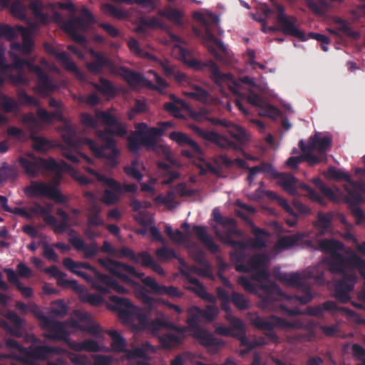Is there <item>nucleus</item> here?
<instances>
[{"mask_svg": "<svg viewBox=\"0 0 365 365\" xmlns=\"http://www.w3.org/2000/svg\"><path fill=\"white\" fill-rule=\"evenodd\" d=\"M160 342L163 348L171 349L180 345L183 341L181 336H178L176 334L169 332L162 335L160 339Z\"/></svg>", "mask_w": 365, "mask_h": 365, "instance_id": "a18cd8bd", "label": "nucleus"}, {"mask_svg": "<svg viewBox=\"0 0 365 365\" xmlns=\"http://www.w3.org/2000/svg\"><path fill=\"white\" fill-rule=\"evenodd\" d=\"M169 138L179 146L189 148V150L182 149L181 150L182 155L189 158L202 155V150L199 144L187 134L180 131H173L169 134Z\"/></svg>", "mask_w": 365, "mask_h": 365, "instance_id": "2eb2a0df", "label": "nucleus"}, {"mask_svg": "<svg viewBox=\"0 0 365 365\" xmlns=\"http://www.w3.org/2000/svg\"><path fill=\"white\" fill-rule=\"evenodd\" d=\"M187 314V323L188 328L192 331L201 328L199 324L204 321L202 309L197 306H193L188 309Z\"/></svg>", "mask_w": 365, "mask_h": 365, "instance_id": "58836bf2", "label": "nucleus"}, {"mask_svg": "<svg viewBox=\"0 0 365 365\" xmlns=\"http://www.w3.org/2000/svg\"><path fill=\"white\" fill-rule=\"evenodd\" d=\"M148 73L153 76V78L155 80L156 84H153L151 82V86H145V87H147L151 90L158 91L160 93H163V91L166 88H168V83L165 81V80H164L162 77H160L158 75V73L157 72H155V71L150 70L148 71Z\"/></svg>", "mask_w": 365, "mask_h": 365, "instance_id": "680f3d73", "label": "nucleus"}, {"mask_svg": "<svg viewBox=\"0 0 365 365\" xmlns=\"http://www.w3.org/2000/svg\"><path fill=\"white\" fill-rule=\"evenodd\" d=\"M365 193V185L354 191L348 192L345 196L346 202L349 205L351 214L360 222L364 220V212L359 205L364 202L363 195Z\"/></svg>", "mask_w": 365, "mask_h": 365, "instance_id": "aec40b11", "label": "nucleus"}, {"mask_svg": "<svg viewBox=\"0 0 365 365\" xmlns=\"http://www.w3.org/2000/svg\"><path fill=\"white\" fill-rule=\"evenodd\" d=\"M69 346L76 351L98 352L101 349L98 343L91 339H85L81 342L74 341L70 343Z\"/></svg>", "mask_w": 365, "mask_h": 365, "instance_id": "ea45409f", "label": "nucleus"}, {"mask_svg": "<svg viewBox=\"0 0 365 365\" xmlns=\"http://www.w3.org/2000/svg\"><path fill=\"white\" fill-rule=\"evenodd\" d=\"M101 11L107 16L117 19H123L127 17V14L110 4H104L101 6Z\"/></svg>", "mask_w": 365, "mask_h": 365, "instance_id": "6e6d98bb", "label": "nucleus"}, {"mask_svg": "<svg viewBox=\"0 0 365 365\" xmlns=\"http://www.w3.org/2000/svg\"><path fill=\"white\" fill-rule=\"evenodd\" d=\"M18 34L21 35L22 43H12L11 48L24 55L30 54L34 47V41L31 31L23 26L18 25L16 26V35Z\"/></svg>", "mask_w": 365, "mask_h": 365, "instance_id": "393cba45", "label": "nucleus"}, {"mask_svg": "<svg viewBox=\"0 0 365 365\" xmlns=\"http://www.w3.org/2000/svg\"><path fill=\"white\" fill-rule=\"evenodd\" d=\"M235 214L250 227L251 231L255 236L253 240L247 241L249 242L248 247H251L257 249L266 247V238L269 236V232L262 228L256 227L253 221L242 211L236 210Z\"/></svg>", "mask_w": 365, "mask_h": 365, "instance_id": "dca6fc26", "label": "nucleus"}, {"mask_svg": "<svg viewBox=\"0 0 365 365\" xmlns=\"http://www.w3.org/2000/svg\"><path fill=\"white\" fill-rule=\"evenodd\" d=\"M316 249L330 254L327 259L329 271L342 275L341 279L334 283V297L341 302H349L351 299L349 294L357 280L354 269H359L365 279V259L356 255L346 257L339 253V251L344 250V244L333 239L319 240ZM359 298L365 301V289L359 293Z\"/></svg>", "mask_w": 365, "mask_h": 365, "instance_id": "f257e3e1", "label": "nucleus"}, {"mask_svg": "<svg viewBox=\"0 0 365 365\" xmlns=\"http://www.w3.org/2000/svg\"><path fill=\"white\" fill-rule=\"evenodd\" d=\"M159 64L167 77H173L180 83L187 82V76L184 73L178 71L175 66L170 63L168 60H160Z\"/></svg>", "mask_w": 365, "mask_h": 365, "instance_id": "473e14b6", "label": "nucleus"}, {"mask_svg": "<svg viewBox=\"0 0 365 365\" xmlns=\"http://www.w3.org/2000/svg\"><path fill=\"white\" fill-rule=\"evenodd\" d=\"M18 176L16 168L14 166L4 163L0 167V184L8 180H15Z\"/></svg>", "mask_w": 365, "mask_h": 365, "instance_id": "864d4df0", "label": "nucleus"}, {"mask_svg": "<svg viewBox=\"0 0 365 365\" xmlns=\"http://www.w3.org/2000/svg\"><path fill=\"white\" fill-rule=\"evenodd\" d=\"M6 344L9 348L14 349V351L10 354V357L24 364H29L33 360L45 359L51 354L57 351L56 348L46 345H30L29 347H24L12 338H8Z\"/></svg>", "mask_w": 365, "mask_h": 365, "instance_id": "6e6552de", "label": "nucleus"}, {"mask_svg": "<svg viewBox=\"0 0 365 365\" xmlns=\"http://www.w3.org/2000/svg\"><path fill=\"white\" fill-rule=\"evenodd\" d=\"M7 319L14 325V328L10 329V333L16 336L20 337L24 334L22 329V319L21 318L14 312H10L7 314Z\"/></svg>", "mask_w": 365, "mask_h": 365, "instance_id": "09e8293b", "label": "nucleus"}, {"mask_svg": "<svg viewBox=\"0 0 365 365\" xmlns=\"http://www.w3.org/2000/svg\"><path fill=\"white\" fill-rule=\"evenodd\" d=\"M101 84L97 83L91 82V85L98 91L103 95L113 96L115 93V86L112 83L103 77L100 78L99 80Z\"/></svg>", "mask_w": 365, "mask_h": 365, "instance_id": "8fccbe9b", "label": "nucleus"}, {"mask_svg": "<svg viewBox=\"0 0 365 365\" xmlns=\"http://www.w3.org/2000/svg\"><path fill=\"white\" fill-rule=\"evenodd\" d=\"M332 215L329 213L319 212L316 226L320 229V232L324 234L331 227Z\"/></svg>", "mask_w": 365, "mask_h": 365, "instance_id": "4d7b16f0", "label": "nucleus"}, {"mask_svg": "<svg viewBox=\"0 0 365 365\" xmlns=\"http://www.w3.org/2000/svg\"><path fill=\"white\" fill-rule=\"evenodd\" d=\"M304 235L297 233L292 235H285L280 237L274 245V249L277 250H285L297 245L302 240Z\"/></svg>", "mask_w": 365, "mask_h": 365, "instance_id": "c9c22d12", "label": "nucleus"}, {"mask_svg": "<svg viewBox=\"0 0 365 365\" xmlns=\"http://www.w3.org/2000/svg\"><path fill=\"white\" fill-rule=\"evenodd\" d=\"M192 231L205 247L212 254L217 255L220 252V246L213 241L212 237L207 232L205 227L194 225Z\"/></svg>", "mask_w": 365, "mask_h": 365, "instance_id": "cd10ccee", "label": "nucleus"}, {"mask_svg": "<svg viewBox=\"0 0 365 365\" xmlns=\"http://www.w3.org/2000/svg\"><path fill=\"white\" fill-rule=\"evenodd\" d=\"M187 95L195 100L203 103L206 102L209 98V93L200 86H195L193 90L188 92Z\"/></svg>", "mask_w": 365, "mask_h": 365, "instance_id": "774afa93", "label": "nucleus"}, {"mask_svg": "<svg viewBox=\"0 0 365 365\" xmlns=\"http://www.w3.org/2000/svg\"><path fill=\"white\" fill-rule=\"evenodd\" d=\"M98 262L111 274L125 282H130V278L128 274L137 278H141L144 275L143 273H139L134 267L114 259L100 258Z\"/></svg>", "mask_w": 365, "mask_h": 365, "instance_id": "ddd939ff", "label": "nucleus"}, {"mask_svg": "<svg viewBox=\"0 0 365 365\" xmlns=\"http://www.w3.org/2000/svg\"><path fill=\"white\" fill-rule=\"evenodd\" d=\"M324 311H329L332 314L341 312L352 319H355L357 317L356 313L354 310L345 307H339L335 302L330 300L326 301L317 307H308L306 309L305 313L310 316L320 317L323 315Z\"/></svg>", "mask_w": 365, "mask_h": 365, "instance_id": "f3484780", "label": "nucleus"}, {"mask_svg": "<svg viewBox=\"0 0 365 365\" xmlns=\"http://www.w3.org/2000/svg\"><path fill=\"white\" fill-rule=\"evenodd\" d=\"M226 319L231 324V327L225 326L219 327L217 328V332L221 335L230 336L235 335V332L236 331L239 334L243 335L242 343L245 344L246 339L244 336L245 331L242 321L238 318L235 317L232 314L226 316Z\"/></svg>", "mask_w": 365, "mask_h": 365, "instance_id": "bb28decb", "label": "nucleus"}, {"mask_svg": "<svg viewBox=\"0 0 365 365\" xmlns=\"http://www.w3.org/2000/svg\"><path fill=\"white\" fill-rule=\"evenodd\" d=\"M230 299L240 310H245L249 307V301L242 294L232 292Z\"/></svg>", "mask_w": 365, "mask_h": 365, "instance_id": "0e129e2a", "label": "nucleus"}, {"mask_svg": "<svg viewBox=\"0 0 365 365\" xmlns=\"http://www.w3.org/2000/svg\"><path fill=\"white\" fill-rule=\"evenodd\" d=\"M331 145V138L328 136L320 137L319 133H316L313 137L310 138L307 145L303 140H300L299 147L302 152L317 150L320 155H323L324 158H326L327 150Z\"/></svg>", "mask_w": 365, "mask_h": 365, "instance_id": "412c9836", "label": "nucleus"}, {"mask_svg": "<svg viewBox=\"0 0 365 365\" xmlns=\"http://www.w3.org/2000/svg\"><path fill=\"white\" fill-rule=\"evenodd\" d=\"M63 265L73 274L84 279L95 289V284H99L106 274L99 272L88 262H75L70 257L63 259Z\"/></svg>", "mask_w": 365, "mask_h": 365, "instance_id": "9d476101", "label": "nucleus"}, {"mask_svg": "<svg viewBox=\"0 0 365 365\" xmlns=\"http://www.w3.org/2000/svg\"><path fill=\"white\" fill-rule=\"evenodd\" d=\"M279 180V185L287 192L294 195L297 192V179L291 175L279 173L277 178Z\"/></svg>", "mask_w": 365, "mask_h": 365, "instance_id": "a19ab883", "label": "nucleus"}, {"mask_svg": "<svg viewBox=\"0 0 365 365\" xmlns=\"http://www.w3.org/2000/svg\"><path fill=\"white\" fill-rule=\"evenodd\" d=\"M227 130L228 133L235 139L240 145L246 143L249 140V137L246 132L241 127L235 125L231 122H230Z\"/></svg>", "mask_w": 365, "mask_h": 365, "instance_id": "c03bdc74", "label": "nucleus"}, {"mask_svg": "<svg viewBox=\"0 0 365 365\" xmlns=\"http://www.w3.org/2000/svg\"><path fill=\"white\" fill-rule=\"evenodd\" d=\"M108 335L112 339L111 347L115 352H124L125 351L126 343L123 337L115 330H109Z\"/></svg>", "mask_w": 365, "mask_h": 365, "instance_id": "603ef678", "label": "nucleus"}, {"mask_svg": "<svg viewBox=\"0 0 365 365\" xmlns=\"http://www.w3.org/2000/svg\"><path fill=\"white\" fill-rule=\"evenodd\" d=\"M280 279L288 286L297 288L302 294H285L280 287L274 282L262 284L261 289L264 291V295L259 302V306L262 309L269 310H275L279 308L283 314L287 316L294 317L301 314L298 308H287L279 302L286 299L306 304L313 299L310 287L304 283L298 273L284 274L281 276Z\"/></svg>", "mask_w": 365, "mask_h": 365, "instance_id": "f03ea898", "label": "nucleus"}, {"mask_svg": "<svg viewBox=\"0 0 365 365\" xmlns=\"http://www.w3.org/2000/svg\"><path fill=\"white\" fill-rule=\"evenodd\" d=\"M60 58L63 61V67L75 74V76L80 80H83L85 76L84 74L78 69L76 64L70 59V58H66L64 53L60 55Z\"/></svg>", "mask_w": 365, "mask_h": 365, "instance_id": "13d9d810", "label": "nucleus"}, {"mask_svg": "<svg viewBox=\"0 0 365 365\" xmlns=\"http://www.w3.org/2000/svg\"><path fill=\"white\" fill-rule=\"evenodd\" d=\"M19 107L18 103L11 97L3 96L1 98L0 108L6 113H11Z\"/></svg>", "mask_w": 365, "mask_h": 365, "instance_id": "69168bd1", "label": "nucleus"}, {"mask_svg": "<svg viewBox=\"0 0 365 365\" xmlns=\"http://www.w3.org/2000/svg\"><path fill=\"white\" fill-rule=\"evenodd\" d=\"M158 14L167 18L168 20L178 26L182 25V19L183 17V14L178 9L168 6L166 7L164 10H160L158 11Z\"/></svg>", "mask_w": 365, "mask_h": 365, "instance_id": "49530a36", "label": "nucleus"}, {"mask_svg": "<svg viewBox=\"0 0 365 365\" xmlns=\"http://www.w3.org/2000/svg\"><path fill=\"white\" fill-rule=\"evenodd\" d=\"M143 284L150 289V292L157 295H167L170 297L180 298L183 293L174 286H165L159 284L153 278L146 277L142 280Z\"/></svg>", "mask_w": 365, "mask_h": 365, "instance_id": "4be33fe9", "label": "nucleus"}, {"mask_svg": "<svg viewBox=\"0 0 365 365\" xmlns=\"http://www.w3.org/2000/svg\"><path fill=\"white\" fill-rule=\"evenodd\" d=\"M96 117L107 126L104 130L98 131V136L103 144L98 145L94 140L87 139V145L95 157L104 159L107 166L114 168L119 164L120 151L117 148L116 140L111 135L124 137L127 134L125 125L108 111L96 110Z\"/></svg>", "mask_w": 365, "mask_h": 365, "instance_id": "7ed1b4c3", "label": "nucleus"}, {"mask_svg": "<svg viewBox=\"0 0 365 365\" xmlns=\"http://www.w3.org/2000/svg\"><path fill=\"white\" fill-rule=\"evenodd\" d=\"M63 29L64 31L71 36L74 41L80 43L86 42V38L82 34H78V29L73 27V23L66 22Z\"/></svg>", "mask_w": 365, "mask_h": 365, "instance_id": "e2e57ef3", "label": "nucleus"}, {"mask_svg": "<svg viewBox=\"0 0 365 365\" xmlns=\"http://www.w3.org/2000/svg\"><path fill=\"white\" fill-rule=\"evenodd\" d=\"M140 264L142 266L152 269L160 275H164L165 272L163 267L155 262L153 257L145 251L140 252Z\"/></svg>", "mask_w": 365, "mask_h": 365, "instance_id": "79ce46f5", "label": "nucleus"}, {"mask_svg": "<svg viewBox=\"0 0 365 365\" xmlns=\"http://www.w3.org/2000/svg\"><path fill=\"white\" fill-rule=\"evenodd\" d=\"M84 170L89 173L90 175L94 176L98 181L101 182L106 185L108 187L111 188L112 190H114L115 191L121 192L122 191V186L120 182L116 181L113 178H108L105 176L104 175L100 174L94 169L88 167V166H84Z\"/></svg>", "mask_w": 365, "mask_h": 365, "instance_id": "e433bc0d", "label": "nucleus"}, {"mask_svg": "<svg viewBox=\"0 0 365 365\" xmlns=\"http://www.w3.org/2000/svg\"><path fill=\"white\" fill-rule=\"evenodd\" d=\"M17 163L24 174L29 178H35L48 172L54 173L59 178L61 176L62 168L53 158L46 159L32 153H27L25 155L19 156Z\"/></svg>", "mask_w": 365, "mask_h": 365, "instance_id": "423d86ee", "label": "nucleus"}, {"mask_svg": "<svg viewBox=\"0 0 365 365\" xmlns=\"http://www.w3.org/2000/svg\"><path fill=\"white\" fill-rule=\"evenodd\" d=\"M278 32H282L285 35L295 37L302 41L307 39L305 34L299 30L297 26V19L294 16H287L277 20Z\"/></svg>", "mask_w": 365, "mask_h": 365, "instance_id": "6ab92c4d", "label": "nucleus"}, {"mask_svg": "<svg viewBox=\"0 0 365 365\" xmlns=\"http://www.w3.org/2000/svg\"><path fill=\"white\" fill-rule=\"evenodd\" d=\"M89 53L92 60L86 63V68L91 73L100 74L104 68H110L113 66L112 61L102 52L91 49Z\"/></svg>", "mask_w": 365, "mask_h": 365, "instance_id": "5701e85b", "label": "nucleus"}, {"mask_svg": "<svg viewBox=\"0 0 365 365\" xmlns=\"http://www.w3.org/2000/svg\"><path fill=\"white\" fill-rule=\"evenodd\" d=\"M175 56L184 63L197 70H202L204 66L207 67L210 77L219 87L228 86L232 92L237 93V83L234 81L231 74L223 73L220 71L217 65L210 61L206 64H202L198 60L194 58L192 52L183 46L176 44L173 50Z\"/></svg>", "mask_w": 365, "mask_h": 365, "instance_id": "39448f33", "label": "nucleus"}, {"mask_svg": "<svg viewBox=\"0 0 365 365\" xmlns=\"http://www.w3.org/2000/svg\"><path fill=\"white\" fill-rule=\"evenodd\" d=\"M326 176L327 178L336 180H344L347 182V185H344L346 193L354 191L356 189L365 185L364 182L352 180L348 173L334 166H331L328 168Z\"/></svg>", "mask_w": 365, "mask_h": 365, "instance_id": "a878e982", "label": "nucleus"}, {"mask_svg": "<svg viewBox=\"0 0 365 365\" xmlns=\"http://www.w3.org/2000/svg\"><path fill=\"white\" fill-rule=\"evenodd\" d=\"M63 322L65 323L66 329V327H71L96 336L101 334V327L98 324H81L79 321L73 318H70Z\"/></svg>", "mask_w": 365, "mask_h": 365, "instance_id": "f704fd0d", "label": "nucleus"}, {"mask_svg": "<svg viewBox=\"0 0 365 365\" xmlns=\"http://www.w3.org/2000/svg\"><path fill=\"white\" fill-rule=\"evenodd\" d=\"M115 256L119 258H128L135 263L140 264V257H139L140 252L135 254L134 251L128 247H123L120 249L117 250V255H115Z\"/></svg>", "mask_w": 365, "mask_h": 365, "instance_id": "052dcab7", "label": "nucleus"}, {"mask_svg": "<svg viewBox=\"0 0 365 365\" xmlns=\"http://www.w3.org/2000/svg\"><path fill=\"white\" fill-rule=\"evenodd\" d=\"M215 234L225 245L235 249V251L230 253V258L232 261L240 262L245 259V251L248 248L249 242L244 240H235L232 238L233 235L239 237L243 236V232L238 229L237 222L235 225L226 227V230L222 235L217 231L215 232Z\"/></svg>", "mask_w": 365, "mask_h": 365, "instance_id": "1a4fd4ad", "label": "nucleus"}, {"mask_svg": "<svg viewBox=\"0 0 365 365\" xmlns=\"http://www.w3.org/2000/svg\"><path fill=\"white\" fill-rule=\"evenodd\" d=\"M192 336L205 347H217L220 342L212 334L202 328L193 331Z\"/></svg>", "mask_w": 365, "mask_h": 365, "instance_id": "72a5a7b5", "label": "nucleus"}, {"mask_svg": "<svg viewBox=\"0 0 365 365\" xmlns=\"http://www.w3.org/2000/svg\"><path fill=\"white\" fill-rule=\"evenodd\" d=\"M120 75L130 86H151V81L148 80L141 73H137L130 68L122 66L120 68Z\"/></svg>", "mask_w": 365, "mask_h": 365, "instance_id": "c756f323", "label": "nucleus"}, {"mask_svg": "<svg viewBox=\"0 0 365 365\" xmlns=\"http://www.w3.org/2000/svg\"><path fill=\"white\" fill-rule=\"evenodd\" d=\"M68 240L76 250L83 252V257L86 259H91L98 253V247L95 242L87 245L78 237H71Z\"/></svg>", "mask_w": 365, "mask_h": 365, "instance_id": "2f4dec72", "label": "nucleus"}, {"mask_svg": "<svg viewBox=\"0 0 365 365\" xmlns=\"http://www.w3.org/2000/svg\"><path fill=\"white\" fill-rule=\"evenodd\" d=\"M334 22L338 24L336 29L339 31L343 32L346 36L351 37L354 39H358L360 37V34L358 31H354L348 22L339 17H335Z\"/></svg>", "mask_w": 365, "mask_h": 365, "instance_id": "3c124183", "label": "nucleus"}, {"mask_svg": "<svg viewBox=\"0 0 365 365\" xmlns=\"http://www.w3.org/2000/svg\"><path fill=\"white\" fill-rule=\"evenodd\" d=\"M190 128L198 136L208 142L221 145L222 142L226 140L215 131L205 130L197 125H191Z\"/></svg>", "mask_w": 365, "mask_h": 365, "instance_id": "4c0bfd02", "label": "nucleus"}, {"mask_svg": "<svg viewBox=\"0 0 365 365\" xmlns=\"http://www.w3.org/2000/svg\"><path fill=\"white\" fill-rule=\"evenodd\" d=\"M155 255L161 261L167 262L172 259H176L180 264H185L184 259L180 257L173 249L165 246L157 249L155 251Z\"/></svg>", "mask_w": 365, "mask_h": 365, "instance_id": "37998d69", "label": "nucleus"}, {"mask_svg": "<svg viewBox=\"0 0 365 365\" xmlns=\"http://www.w3.org/2000/svg\"><path fill=\"white\" fill-rule=\"evenodd\" d=\"M135 128L136 130L132 132L127 138L128 148L131 153H138L143 146L147 150L154 152L166 161L173 163L170 148L157 143V138L163 135V129L148 128L145 123H137Z\"/></svg>", "mask_w": 365, "mask_h": 365, "instance_id": "20e7f679", "label": "nucleus"}, {"mask_svg": "<svg viewBox=\"0 0 365 365\" xmlns=\"http://www.w3.org/2000/svg\"><path fill=\"white\" fill-rule=\"evenodd\" d=\"M30 8L35 17L41 23H46L48 20V15L43 11V4L40 1H33Z\"/></svg>", "mask_w": 365, "mask_h": 365, "instance_id": "5fc2aeb1", "label": "nucleus"}, {"mask_svg": "<svg viewBox=\"0 0 365 365\" xmlns=\"http://www.w3.org/2000/svg\"><path fill=\"white\" fill-rule=\"evenodd\" d=\"M24 192L29 197H45L61 204L66 202V197L53 185L43 181L31 180L24 188Z\"/></svg>", "mask_w": 365, "mask_h": 365, "instance_id": "9b49d317", "label": "nucleus"}, {"mask_svg": "<svg viewBox=\"0 0 365 365\" xmlns=\"http://www.w3.org/2000/svg\"><path fill=\"white\" fill-rule=\"evenodd\" d=\"M250 321L256 328L262 331H272L274 328L288 329L296 327L295 323L290 322L275 315L267 317L253 315L250 317Z\"/></svg>", "mask_w": 365, "mask_h": 365, "instance_id": "4468645a", "label": "nucleus"}, {"mask_svg": "<svg viewBox=\"0 0 365 365\" xmlns=\"http://www.w3.org/2000/svg\"><path fill=\"white\" fill-rule=\"evenodd\" d=\"M246 100L251 105L259 108V115L262 116L275 119L280 115V110L278 108L271 104L266 103L260 95L253 91L249 93L246 96Z\"/></svg>", "mask_w": 365, "mask_h": 365, "instance_id": "a211bd4d", "label": "nucleus"}, {"mask_svg": "<svg viewBox=\"0 0 365 365\" xmlns=\"http://www.w3.org/2000/svg\"><path fill=\"white\" fill-rule=\"evenodd\" d=\"M307 6L316 14L322 15L325 13L327 4L324 0H305Z\"/></svg>", "mask_w": 365, "mask_h": 365, "instance_id": "bf43d9fd", "label": "nucleus"}, {"mask_svg": "<svg viewBox=\"0 0 365 365\" xmlns=\"http://www.w3.org/2000/svg\"><path fill=\"white\" fill-rule=\"evenodd\" d=\"M17 97L19 101L26 106H38L39 102L35 98L29 96L24 89H19L17 91Z\"/></svg>", "mask_w": 365, "mask_h": 365, "instance_id": "338daca9", "label": "nucleus"}, {"mask_svg": "<svg viewBox=\"0 0 365 365\" xmlns=\"http://www.w3.org/2000/svg\"><path fill=\"white\" fill-rule=\"evenodd\" d=\"M44 272L57 279L58 285L64 288H71L73 291L81 293L83 288L75 279H67L66 274L61 272L56 265L45 268Z\"/></svg>", "mask_w": 365, "mask_h": 365, "instance_id": "b1692460", "label": "nucleus"}, {"mask_svg": "<svg viewBox=\"0 0 365 365\" xmlns=\"http://www.w3.org/2000/svg\"><path fill=\"white\" fill-rule=\"evenodd\" d=\"M27 67L29 71L34 73L37 76L36 86L34 90L40 94L41 96L46 98L50 96L57 89V85L43 71L41 67L33 63L31 61L23 59L17 56H14V61L11 63L4 66L5 71H9L10 69L19 70L22 71L24 67Z\"/></svg>", "mask_w": 365, "mask_h": 365, "instance_id": "0eeeda50", "label": "nucleus"}, {"mask_svg": "<svg viewBox=\"0 0 365 365\" xmlns=\"http://www.w3.org/2000/svg\"><path fill=\"white\" fill-rule=\"evenodd\" d=\"M101 208L96 204H93L88 209V224L90 226H102L103 220L101 217Z\"/></svg>", "mask_w": 365, "mask_h": 365, "instance_id": "de8ad7c7", "label": "nucleus"}, {"mask_svg": "<svg viewBox=\"0 0 365 365\" xmlns=\"http://www.w3.org/2000/svg\"><path fill=\"white\" fill-rule=\"evenodd\" d=\"M37 317L41 321V329L47 331L43 334L46 339L68 342L70 333L65 328V323L45 316L42 313L38 314Z\"/></svg>", "mask_w": 365, "mask_h": 365, "instance_id": "f8f14e48", "label": "nucleus"}, {"mask_svg": "<svg viewBox=\"0 0 365 365\" xmlns=\"http://www.w3.org/2000/svg\"><path fill=\"white\" fill-rule=\"evenodd\" d=\"M267 257L264 254H257L251 257L247 264L237 262L235 269L240 272H248L266 267Z\"/></svg>", "mask_w": 365, "mask_h": 365, "instance_id": "c85d7f7f", "label": "nucleus"}, {"mask_svg": "<svg viewBox=\"0 0 365 365\" xmlns=\"http://www.w3.org/2000/svg\"><path fill=\"white\" fill-rule=\"evenodd\" d=\"M95 289L102 294L110 293L112 291L120 294H124L127 292L124 287L120 285L116 280L107 274L103 277V279L99 284H95Z\"/></svg>", "mask_w": 365, "mask_h": 365, "instance_id": "7c9ffc66", "label": "nucleus"}]
</instances>
